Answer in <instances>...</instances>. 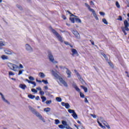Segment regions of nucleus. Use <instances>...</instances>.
<instances>
[{
	"label": "nucleus",
	"instance_id": "f257e3e1",
	"mask_svg": "<svg viewBox=\"0 0 129 129\" xmlns=\"http://www.w3.org/2000/svg\"><path fill=\"white\" fill-rule=\"evenodd\" d=\"M53 76L57 79V80H59V82L61 83V84H63L65 87H68V84H67V83L63 80V78L61 77L58 74L54 73L53 74Z\"/></svg>",
	"mask_w": 129,
	"mask_h": 129
},
{
	"label": "nucleus",
	"instance_id": "f03ea898",
	"mask_svg": "<svg viewBox=\"0 0 129 129\" xmlns=\"http://www.w3.org/2000/svg\"><path fill=\"white\" fill-rule=\"evenodd\" d=\"M49 29L51 30L52 33H53V34L56 36L59 42H61V43H63L64 42V40H63V38L61 37V35H60V34H59V33L56 32L55 29H53L52 26H49Z\"/></svg>",
	"mask_w": 129,
	"mask_h": 129
},
{
	"label": "nucleus",
	"instance_id": "7ed1b4c3",
	"mask_svg": "<svg viewBox=\"0 0 129 129\" xmlns=\"http://www.w3.org/2000/svg\"><path fill=\"white\" fill-rule=\"evenodd\" d=\"M30 110H31V111H32V112H33V113H34L35 115H36V116L37 117H39L40 118V119H41V120H43V121H44V118H43V117L42 116V115H41V114H40V113H39L36 111V109H34L32 107H30Z\"/></svg>",
	"mask_w": 129,
	"mask_h": 129
},
{
	"label": "nucleus",
	"instance_id": "20e7f679",
	"mask_svg": "<svg viewBox=\"0 0 129 129\" xmlns=\"http://www.w3.org/2000/svg\"><path fill=\"white\" fill-rule=\"evenodd\" d=\"M85 5L88 9V10L90 11V12H92V13H93V15L94 17H95V18L96 19V20L97 21H98L99 19H98V17H97V15L95 13V11H94V10L91 9L90 8V6H89V5L87 4V3H85Z\"/></svg>",
	"mask_w": 129,
	"mask_h": 129
},
{
	"label": "nucleus",
	"instance_id": "39448f33",
	"mask_svg": "<svg viewBox=\"0 0 129 129\" xmlns=\"http://www.w3.org/2000/svg\"><path fill=\"white\" fill-rule=\"evenodd\" d=\"M8 67L11 69V70H13V71H17V69L19 68V67L16 64L12 63H8Z\"/></svg>",
	"mask_w": 129,
	"mask_h": 129
},
{
	"label": "nucleus",
	"instance_id": "423d86ee",
	"mask_svg": "<svg viewBox=\"0 0 129 129\" xmlns=\"http://www.w3.org/2000/svg\"><path fill=\"white\" fill-rule=\"evenodd\" d=\"M48 57L49 59V60L52 63H55V62L54 61V56H53V55H52V53L50 50L48 51Z\"/></svg>",
	"mask_w": 129,
	"mask_h": 129
},
{
	"label": "nucleus",
	"instance_id": "0eeeda50",
	"mask_svg": "<svg viewBox=\"0 0 129 129\" xmlns=\"http://www.w3.org/2000/svg\"><path fill=\"white\" fill-rule=\"evenodd\" d=\"M124 26L125 27L124 28H125V31H127V32H128L129 23H128V22H127V20H125L124 21Z\"/></svg>",
	"mask_w": 129,
	"mask_h": 129
},
{
	"label": "nucleus",
	"instance_id": "6e6552de",
	"mask_svg": "<svg viewBox=\"0 0 129 129\" xmlns=\"http://www.w3.org/2000/svg\"><path fill=\"white\" fill-rule=\"evenodd\" d=\"M4 52L5 54H7V55H13V54H15L14 51L10 49H5Z\"/></svg>",
	"mask_w": 129,
	"mask_h": 129
},
{
	"label": "nucleus",
	"instance_id": "1a4fd4ad",
	"mask_svg": "<svg viewBox=\"0 0 129 129\" xmlns=\"http://www.w3.org/2000/svg\"><path fill=\"white\" fill-rule=\"evenodd\" d=\"M72 33L73 34H74L75 37L76 38H77V39H79L80 38V34H79V33H78V32H77V31L73 30L72 31Z\"/></svg>",
	"mask_w": 129,
	"mask_h": 129
},
{
	"label": "nucleus",
	"instance_id": "9d476101",
	"mask_svg": "<svg viewBox=\"0 0 129 129\" xmlns=\"http://www.w3.org/2000/svg\"><path fill=\"white\" fill-rule=\"evenodd\" d=\"M66 73L68 75V78H70L71 77V74L72 73H71V71H70V70H69V69H68V68H66Z\"/></svg>",
	"mask_w": 129,
	"mask_h": 129
},
{
	"label": "nucleus",
	"instance_id": "9b49d317",
	"mask_svg": "<svg viewBox=\"0 0 129 129\" xmlns=\"http://www.w3.org/2000/svg\"><path fill=\"white\" fill-rule=\"evenodd\" d=\"M72 52L73 53L72 55L74 56V55H78V51H77L75 49L72 48L71 49Z\"/></svg>",
	"mask_w": 129,
	"mask_h": 129
},
{
	"label": "nucleus",
	"instance_id": "f8f14e48",
	"mask_svg": "<svg viewBox=\"0 0 129 129\" xmlns=\"http://www.w3.org/2000/svg\"><path fill=\"white\" fill-rule=\"evenodd\" d=\"M19 87H20V88H21V89H23L24 90H25V89H26V88H27V85H26L25 84H21L19 85Z\"/></svg>",
	"mask_w": 129,
	"mask_h": 129
},
{
	"label": "nucleus",
	"instance_id": "ddd939ff",
	"mask_svg": "<svg viewBox=\"0 0 129 129\" xmlns=\"http://www.w3.org/2000/svg\"><path fill=\"white\" fill-rule=\"evenodd\" d=\"M26 50H27V51H30V50H31V51H33V49L32 48L31 46H30V45H29L28 44H26Z\"/></svg>",
	"mask_w": 129,
	"mask_h": 129
},
{
	"label": "nucleus",
	"instance_id": "4468645a",
	"mask_svg": "<svg viewBox=\"0 0 129 129\" xmlns=\"http://www.w3.org/2000/svg\"><path fill=\"white\" fill-rule=\"evenodd\" d=\"M74 126H75V127H76L77 129H85V128L82 126V125H77L76 124H74Z\"/></svg>",
	"mask_w": 129,
	"mask_h": 129
},
{
	"label": "nucleus",
	"instance_id": "2eb2a0df",
	"mask_svg": "<svg viewBox=\"0 0 129 129\" xmlns=\"http://www.w3.org/2000/svg\"><path fill=\"white\" fill-rule=\"evenodd\" d=\"M103 124L105 126L107 127L108 129L110 128V126H109V124H108L107 122H106V121H104L103 122Z\"/></svg>",
	"mask_w": 129,
	"mask_h": 129
},
{
	"label": "nucleus",
	"instance_id": "dca6fc26",
	"mask_svg": "<svg viewBox=\"0 0 129 129\" xmlns=\"http://www.w3.org/2000/svg\"><path fill=\"white\" fill-rule=\"evenodd\" d=\"M0 95H1L2 98L3 100H4V101H5V102H7V103H9V101L8 100H7L6 99V98H5V96H4V95H3V94L1 92H0Z\"/></svg>",
	"mask_w": 129,
	"mask_h": 129
},
{
	"label": "nucleus",
	"instance_id": "f3484780",
	"mask_svg": "<svg viewBox=\"0 0 129 129\" xmlns=\"http://www.w3.org/2000/svg\"><path fill=\"white\" fill-rule=\"evenodd\" d=\"M38 76L40 77V78H45V74L43 73H39L38 74Z\"/></svg>",
	"mask_w": 129,
	"mask_h": 129
},
{
	"label": "nucleus",
	"instance_id": "a211bd4d",
	"mask_svg": "<svg viewBox=\"0 0 129 129\" xmlns=\"http://www.w3.org/2000/svg\"><path fill=\"white\" fill-rule=\"evenodd\" d=\"M28 97L30 99H34L36 96L35 95H33L32 94H29L28 95Z\"/></svg>",
	"mask_w": 129,
	"mask_h": 129
},
{
	"label": "nucleus",
	"instance_id": "6ab92c4d",
	"mask_svg": "<svg viewBox=\"0 0 129 129\" xmlns=\"http://www.w3.org/2000/svg\"><path fill=\"white\" fill-rule=\"evenodd\" d=\"M2 58L3 59V60H8V59H9V57L7 55H3L2 56Z\"/></svg>",
	"mask_w": 129,
	"mask_h": 129
},
{
	"label": "nucleus",
	"instance_id": "aec40b11",
	"mask_svg": "<svg viewBox=\"0 0 129 129\" xmlns=\"http://www.w3.org/2000/svg\"><path fill=\"white\" fill-rule=\"evenodd\" d=\"M72 116L74 117V118H77L78 117V116L77 115V114H76V112H74L72 114Z\"/></svg>",
	"mask_w": 129,
	"mask_h": 129
},
{
	"label": "nucleus",
	"instance_id": "412c9836",
	"mask_svg": "<svg viewBox=\"0 0 129 129\" xmlns=\"http://www.w3.org/2000/svg\"><path fill=\"white\" fill-rule=\"evenodd\" d=\"M55 100H56V101H57V102H61V101H62V99L60 97H57L55 98Z\"/></svg>",
	"mask_w": 129,
	"mask_h": 129
},
{
	"label": "nucleus",
	"instance_id": "4be33fe9",
	"mask_svg": "<svg viewBox=\"0 0 129 129\" xmlns=\"http://www.w3.org/2000/svg\"><path fill=\"white\" fill-rule=\"evenodd\" d=\"M66 13H69V14L70 15H71V16L72 17H75V18H77V16L74 15L73 14L71 13V12H70V11L67 10V11H66Z\"/></svg>",
	"mask_w": 129,
	"mask_h": 129
},
{
	"label": "nucleus",
	"instance_id": "5701e85b",
	"mask_svg": "<svg viewBox=\"0 0 129 129\" xmlns=\"http://www.w3.org/2000/svg\"><path fill=\"white\" fill-rule=\"evenodd\" d=\"M70 21H71L73 24H74V23H75V18L72 17L70 18Z\"/></svg>",
	"mask_w": 129,
	"mask_h": 129
},
{
	"label": "nucleus",
	"instance_id": "b1692460",
	"mask_svg": "<svg viewBox=\"0 0 129 129\" xmlns=\"http://www.w3.org/2000/svg\"><path fill=\"white\" fill-rule=\"evenodd\" d=\"M81 88L84 89L85 92H87V88L84 86H81Z\"/></svg>",
	"mask_w": 129,
	"mask_h": 129
},
{
	"label": "nucleus",
	"instance_id": "393cba45",
	"mask_svg": "<svg viewBox=\"0 0 129 129\" xmlns=\"http://www.w3.org/2000/svg\"><path fill=\"white\" fill-rule=\"evenodd\" d=\"M50 110H51V108L47 107V108H45L44 109V111H45L46 112H49V111H50Z\"/></svg>",
	"mask_w": 129,
	"mask_h": 129
},
{
	"label": "nucleus",
	"instance_id": "a878e982",
	"mask_svg": "<svg viewBox=\"0 0 129 129\" xmlns=\"http://www.w3.org/2000/svg\"><path fill=\"white\" fill-rule=\"evenodd\" d=\"M75 21L77 23H80V24H81V20L79 18H76Z\"/></svg>",
	"mask_w": 129,
	"mask_h": 129
},
{
	"label": "nucleus",
	"instance_id": "bb28decb",
	"mask_svg": "<svg viewBox=\"0 0 129 129\" xmlns=\"http://www.w3.org/2000/svg\"><path fill=\"white\" fill-rule=\"evenodd\" d=\"M67 109L70 108V105L68 103H66V106H64Z\"/></svg>",
	"mask_w": 129,
	"mask_h": 129
},
{
	"label": "nucleus",
	"instance_id": "cd10ccee",
	"mask_svg": "<svg viewBox=\"0 0 129 129\" xmlns=\"http://www.w3.org/2000/svg\"><path fill=\"white\" fill-rule=\"evenodd\" d=\"M102 22L105 24V25H108V22H107V21H106V19H102Z\"/></svg>",
	"mask_w": 129,
	"mask_h": 129
},
{
	"label": "nucleus",
	"instance_id": "c85d7f7f",
	"mask_svg": "<svg viewBox=\"0 0 129 129\" xmlns=\"http://www.w3.org/2000/svg\"><path fill=\"white\" fill-rule=\"evenodd\" d=\"M74 88L77 90V91H78V92H80V89H79L77 86H75Z\"/></svg>",
	"mask_w": 129,
	"mask_h": 129
},
{
	"label": "nucleus",
	"instance_id": "c756f323",
	"mask_svg": "<svg viewBox=\"0 0 129 129\" xmlns=\"http://www.w3.org/2000/svg\"><path fill=\"white\" fill-rule=\"evenodd\" d=\"M68 112H69V113H73V114L75 112V110L70 109L68 110Z\"/></svg>",
	"mask_w": 129,
	"mask_h": 129
},
{
	"label": "nucleus",
	"instance_id": "7c9ffc66",
	"mask_svg": "<svg viewBox=\"0 0 129 129\" xmlns=\"http://www.w3.org/2000/svg\"><path fill=\"white\" fill-rule=\"evenodd\" d=\"M115 5L118 9H119V8H120V5H119V3H118V2H116Z\"/></svg>",
	"mask_w": 129,
	"mask_h": 129
},
{
	"label": "nucleus",
	"instance_id": "2f4dec72",
	"mask_svg": "<svg viewBox=\"0 0 129 129\" xmlns=\"http://www.w3.org/2000/svg\"><path fill=\"white\" fill-rule=\"evenodd\" d=\"M17 7L19 10H20V11H23V7H22L21 6L19 5H17Z\"/></svg>",
	"mask_w": 129,
	"mask_h": 129
},
{
	"label": "nucleus",
	"instance_id": "473e14b6",
	"mask_svg": "<svg viewBox=\"0 0 129 129\" xmlns=\"http://www.w3.org/2000/svg\"><path fill=\"white\" fill-rule=\"evenodd\" d=\"M80 97H82V98H84V97H85V96L84 95V94H83L82 92L80 93Z\"/></svg>",
	"mask_w": 129,
	"mask_h": 129
},
{
	"label": "nucleus",
	"instance_id": "72a5a7b5",
	"mask_svg": "<svg viewBox=\"0 0 129 129\" xmlns=\"http://www.w3.org/2000/svg\"><path fill=\"white\" fill-rule=\"evenodd\" d=\"M62 124H63V125H64V126H66V125H67V122H66V121L64 120H62Z\"/></svg>",
	"mask_w": 129,
	"mask_h": 129
},
{
	"label": "nucleus",
	"instance_id": "f704fd0d",
	"mask_svg": "<svg viewBox=\"0 0 129 129\" xmlns=\"http://www.w3.org/2000/svg\"><path fill=\"white\" fill-rule=\"evenodd\" d=\"M58 127L61 129L65 128V126H64L63 124H60L58 125Z\"/></svg>",
	"mask_w": 129,
	"mask_h": 129
},
{
	"label": "nucleus",
	"instance_id": "c9c22d12",
	"mask_svg": "<svg viewBox=\"0 0 129 129\" xmlns=\"http://www.w3.org/2000/svg\"><path fill=\"white\" fill-rule=\"evenodd\" d=\"M102 56H103L104 58H105V60H108V58L106 56V55L104 53L102 54Z\"/></svg>",
	"mask_w": 129,
	"mask_h": 129
},
{
	"label": "nucleus",
	"instance_id": "e433bc0d",
	"mask_svg": "<svg viewBox=\"0 0 129 129\" xmlns=\"http://www.w3.org/2000/svg\"><path fill=\"white\" fill-rule=\"evenodd\" d=\"M66 126H64V128L72 129V128H71V127H70V126H69V125H68V124L67 125H66Z\"/></svg>",
	"mask_w": 129,
	"mask_h": 129
},
{
	"label": "nucleus",
	"instance_id": "4c0bfd02",
	"mask_svg": "<svg viewBox=\"0 0 129 129\" xmlns=\"http://www.w3.org/2000/svg\"><path fill=\"white\" fill-rule=\"evenodd\" d=\"M31 84H33V85H34V87L36 86V85H37V84H36V82H33V81H30Z\"/></svg>",
	"mask_w": 129,
	"mask_h": 129
},
{
	"label": "nucleus",
	"instance_id": "58836bf2",
	"mask_svg": "<svg viewBox=\"0 0 129 129\" xmlns=\"http://www.w3.org/2000/svg\"><path fill=\"white\" fill-rule=\"evenodd\" d=\"M55 124H59V123H60V121L58 119H55Z\"/></svg>",
	"mask_w": 129,
	"mask_h": 129
},
{
	"label": "nucleus",
	"instance_id": "ea45409f",
	"mask_svg": "<svg viewBox=\"0 0 129 129\" xmlns=\"http://www.w3.org/2000/svg\"><path fill=\"white\" fill-rule=\"evenodd\" d=\"M29 79L31 80V81H34V80H35V79L34 78V77L30 76L29 77Z\"/></svg>",
	"mask_w": 129,
	"mask_h": 129
},
{
	"label": "nucleus",
	"instance_id": "a19ab883",
	"mask_svg": "<svg viewBox=\"0 0 129 129\" xmlns=\"http://www.w3.org/2000/svg\"><path fill=\"white\" fill-rule=\"evenodd\" d=\"M9 75L10 76H14V75H15V74L13 72H9Z\"/></svg>",
	"mask_w": 129,
	"mask_h": 129
},
{
	"label": "nucleus",
	"instance_id": "79ce46f5",
	"mask_svg": "<svg viewBox=\"0 0 129 129\" xmlns=\"http://www.w3.org/2000/svg\"><path fill=\"white\" fill-rule=\"evenodd\" d=\"M31 91H32V92H34V93H37V92H38V91H37V90H36V89H31Z\"/></svg>",
	"mask_w": 129,
	"mask_h": 129
},
{
	"label": "nucleus",
	"instance_id": "37998d69",
	"mask_svg": "<svg viewBox=\"0 0 129 129\" xmlns=\"http://www.w3.org/2000/svg\"><path fill=\"white\" fill-rule=\"evenodd\" d=\"M46 104H50V103H52V101L51 100H47L46 101Z\"/></svg>",
	"mask_w": 129,
	"mask_h": 129
},
{
	"label": "nucleus",
	"instance_id": "c03bdc74",
	"mask_svg": "<svg viewBox=\"0 0 129 129\" xmlns=\"http://www.w3.org/2000/svg\"><path fill=\"white\" fill-rule=\"evenodd\" d=\"M42 82H43L44 83V84H48V81L47 80H43L42 81Z\"/></svg>",
	"mask_w": 129,
	"mask_h": 129
},
{
	"label": "nucleus",
	"instance_id": "a18cd8bd",
	"mask_svg": "<svg viewBox=\"0 0 129 129\" xmlns=\"http://www.w3.org/2000/svg\"><path fill=\"white\" fill-rule=\"evenodd\" d=\"M24 71V70H22L21 71H19L18 75H21V74H23V72Z\"/></svg>",
	"mask_w": 129,
	"mask_h": 129
},
{
	"label": "nucleus",
	"instance_id": "49530a36",
	"mask_svg": "<svg viewBox=\"0 0 129 129\" xmlns=\"http://www.w3.org/2000/svg\"><path fill=\"white\" fill-rule=\"evenodd\" d=\"M41 99L42 100V102L46 101V98L45 97H44V96L41 97Z\"/></svg>",
	"mask_w": 129,
	"mask_h": 129
},
{
	"label": "nucleus",
	"instance_id": "de8ad7c7",
	"mask_svg": "<svg viewBox=\"0 0 129 129\" xmlns=\"http://www.w3.org/2000/svg\"><path fill=\"white\" fill-rule=\"evenodd\" d=\"M3 46H5V44L3 41H0V47H3Z\"/></svg>",
	"mask_w": 129,
	"mask_h": 129
},
{
	"label": "nucleus",
	"instance_id": "09e8293b",
	"mask_svg": "<svg viewBox=\"0 0 129 129\" xmlns=\"http://www.w3.org/2000/svg\"><path fill=\"white\" fill-rule=\"evenodd\" d=\"M39 93L40 95H41L42 96L44 95V94H45V92H44V91H40L39 92Z\"/></svg>",
	"mask_w": 129,
	"mask_h": 129
},
{
	"label": "nucleus",
	"instance_id": "8fccbe9b",
	"mask_svg": "<svg viewBox=\"0 0 129 129\" xmlns=\"http://www.w3.org/2000/svg\"><path fill=\"white\" fill-rule=\"evenodd\" d=\"M122 31L123 33H124V35H125V36H126L127 33L125 32V30L124 29H122Z\"/></svg>",
	"mask_w": 129,
	"mask_h": 129
},
{
	"label": "nucleus",
	"instance_id": "3c124183",
	"mask_svg": "<svg viewBox=\"0 0 129 129\" xmlns=\"http://www.w3.org/2000/svg\"><path fill=\"white\" fill-rule=\"evenodd\" d=\"M91 116H92L93 118H96V115L93 114H91Z\"/></svg>",
	"mask_w": 129,
	"mask_h": 129
},
{
	"label": "nucleus",
	"instance_id": "603ef678",
	"mask_svg": "<svg viewBox=\"0 0 129 129\" xmlns=\"http://www.w3.org/2000/svg\"><path fill=\"white\" fill-rule=\"evenodd\" d=\"M108 64L110 65V66H111V67H113V63H112V62H108Z\"/></svg>",
	"mask_w": 129,
	"mask_h": 129
},
{
	"label": "nucleus",
	"instance_id": "864d4df0",
	"mask_svg": "<svg viewBox=\"0 0 129 129\" xmlns=\"http://www.w3.org/2000/svg\"><path fill=\"white\" fill-rule=\"evenodd\" d=\"M61 104L62 106H65L66 105V103L62 102L61 103Z\"/></svg>",
	"mask_w": 129,
	"mask_h": 129
},
{
	"label": "nucleus",
	"instance_id": "5fc2aeb1",
	"mask_svg": "<svg viewBox=\"0 0 129 129\" xmlns=\"http://www.w3.org/2000/svg\"><path fill=\"white\" fill-rule=\"evenodd\" d=\"M118 21H122V17L121 16H119V18L117 19Z\"/></svg>",
	"mask_w": 129,
	"mask_h": 129
},
{
	"label": "nucleus",
	"instance_id": "6e6d98bb",
	"mask_svg": "<svg viewBox=\"0 0 129 129\" xmlns=\"http://www.w3.org/2000/svg\"><path fill=\"white\" fill-rule=\"evenodd\" d=\"M64 44H65V45H68L69 46V45H70V44H69V42H68V41H64L63 42Z\"/></svg>",
	"mask_w": 129,
	"mask_h": 129
},
{
	"label": "nucleus",
	"instance_id": "4d7b16f0",
	"mask_svg": "<svg viewBox=\"0 0 129 129\" xmlns=\"http://www.w3.org/2000/svg\"><path fill=\"white\" fill-rule=\"evenodd\" d=\"M19 68H21V69H23V68H24V67L23 66V64H20Z\"/></svg>",
	"mask_w": 129,
	"mask_h": 129
},
{
	"label": "nucleus",
	"instance_id": "13d9d810",
	"mask_svg": "<svg viewBox=\"0 0 129 129\" xmlns=\"http://www.w3.org/2000/svg\"><path fill=\"white\" fill-rule=\"evenodd\" d=\"M99 14L101 16H104L105 15V13L104 12H100Z\"/></svg>",
	"mask_w": 129,
	"mask_h": 129
},
{
	"label": "nucleus",
	"instance_id": "bf43d9fd",
	"mask_svg": "<svg viewBox=\"0 0 129 129\" xmlns=\"http://www.w3.org/2000/svg\"><path fill=\"white\" fill-rule=\"evenodd\" d=\"M62 18L63 20H66V19H67L65 15H62Z\"/></svg>",
	"mask_w": 129,
	"mask_h": 129
},
{
	"label": "nucleus",
	"instance_id": "052dcab7",
	"mask_svg": "<svg viewBox=\"0 0 129 129\" xmlns=\"http://www.w3.org/2000/svg\"><path fill=\"white\" fill-rule=\"evenodd\" d=\"M97 122H98L99 125L101 127V126L102 125V124H101V122L99 120H97Z\"/></svg>",
	"mask_w": 129,
	"mask_h": 129
},
{
	"label": "nucleus",
	"instance_id": "680f3d73",
	"mask_svg": "<svg viewBox=\"0 0 129 129\" xmlns=\"http://www.w3.org/2000/svg\"><path fill=\"white\" fill-rule=\"evenodd\" d=\"M35 99L36 100H39V99H40V97H39V96H36Z\"/></svg>",
	"mask_w": 129,
	"mask_h": 129
},
{
	"label": "nucleus",
	"instance_id": "e2e57ef3",
	"mask_svg": "<svg viewBox=\"0 0 129 129\" xmlns=\"http://www.w3.org/2000/svg\"><path fill=\"white\" fill-rule=\"evenodd\" d=\"M90 41L91 42L92 45H94V41H92L91 40H90Z\"/></svg>",
	"mask_w": 129,
	"mask_h": 129
},
{
	"label": "nucleus",
	"instance_id": "0e129e2a",
	"mask_svg": "<svg viewBox=\"0 0 129 129\" xmlns=\"http://www.w3.org/2000/svg\"><path fill=\"white\" fill-rule=\"evenodd\" d=\"M25 81H27L28 83H30V82H31V81H30V80H29L28 79H26L25 80Z\"/></svg>",
	"mask_w": 129,
	"mask_h": 129
},
{
	"label": "nucleus",
	"instance_id": "69168bd1",
	"mask_svg": "<svg viewBox=\"0 0 129 129\" xmlns=\"http://www.w3.org/2000/svg\"><path fill=\"white\" fill-rule=\"evenodd\" d=\"M85 102L86 103L88 102V100H87V98H85Z\"/></svg>",
	"mask_w": 129,
	"mask_h": 129
},
{
	"label": "nucleus",
	"instance_id": "338daca9",
	"mask_svg": "<svg viewBox=\"0 0 129 129\" xmlns=\"http://www.w3.org/2000/svg\"><path fill=\"white\" fill-rule=\"evenodd\" d=\"M77 121L78 123H79V124H82V123H81V122L80 121L77 120Z\"/></svg>",
	"mask_w": 129,
	"mask_h": 129
},
{
	"label": "nucleus",
	"instance_id": "774afa93",
	"mask_svg": "<svg viewBox=\"0 0 129 129\" xmlns=\"http://www.w3.org/2000/svg\"><path fill=\"white\" fill-rule=\"evenodd\" d=\"M103 129H105V126H103V125L101 126V127Z\"/></svg>",
	"mask_w": 129,
	"mask_h": 129
}]
</instances>
